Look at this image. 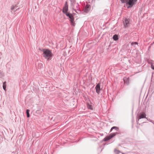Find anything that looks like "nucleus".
<instances>
[{
    "label": "nucleus",
    "mask_w": 154,
    "mask_h": 154,
    "mask_svg": "<svg viewBox=\"0 0 154 154\" xmlns=\"http://www.w3.org/2000/svg\"><path fill=\"white\" fill-rule=\"evenodd\" d=\"M41 51L43 52V57L45 59L47 60H51L53 56L51 50L48 49H42Z\"/></svg>",
    "instance_id": "f257e3e1"
},
{
    "label": "nucleus",
    "mask_w": 154,
    "mask_h": 154,
    "mask_svg": "<svg viewBox=\"0 0 154 154\" xmlns=\"http://www.w3.org/2000/svg\"><path fill=\"white\" fill-rule=\"evenodd\" d=\"M137 0H121L122 3H126V5H128L127 7V8H131L134 5Z\"/></svg>",
    "instance_id": "f03ea898"
},
{
    "label": "nucleus",
    "mask_w": 154,
    "mask_h": 154,
    "mask_svg": "<svg viewBox=\"0 0 154 154\" xmlns=\"http://www.w3.org/2000/svg\"><path fill=\"white\" fill-rule=\"evenodd\" d=\"M146 115L144 112H141L138 114L137 117L136 122L137 124L139 123V121L140 119L143 118H146Z\"/></svg>",
    "instance_id": "7ed1b4c3"
},
{
    "label": "nucleus",
    "mask_w": 154,
    "mask_h": 154,
    "mask_svg": "<svg viewBox=\"0 0 154 154\" xmlns=\"http://www.w3.org/2000/svg\"><path fill=\"white\" fill-rule=\"evenodd\" d=\"M91 6L88 4H86L83 9V11L86 13H88L91 10Z\"/></svg>",
    "instance_id": "20e7f679"
},
{
    "label": "nucleus",
    "mask_w": 154,
    "mask_h": 154,
    "mask_svg": "<svg viewBox=\"0 0 154 154\" xmlns=\"http://www.w3.org/2000/svg\"><path fill=\"white\" fill-rule=\"evenodd\" d=\"M95 89H96V93L98 94H99L100 91L101 90V89L100 88V83H98L96 85L95 87Z\"/></svg>",
    "instance_id": "39448f33"
},
{
    "label": "nucleus",
    "mask_w": 154,
    "mask_h": 154,
    "mask_svg": "<svg viewBox=\"0 0 154 154\" xmlns=\"http://www.w3.org/2000/svg\"><path fill=\"white\" fill-rule=\"evenodd\" d=\"M123 24L125 27L126 28L128 27L130 24V20L129 19L125 18L123 21Z\"/></svg>",
    "instance_id": "423d86ee"
},
{
    "label": "nucleus",
    "mask_w": 154,
    "mask_h": 154,
    "mask_svg": "<svg viewBox=\"0 0 154 154\" xmlns=\"http://www.w3.org/2000/svg\"><path fill=\"white\" fill-rule=\"evenodd\" d=\"M68 5H67V2H66L65 3L63 7V9L62 10V12L63 13H64L68 11Z\"/></svg>",
    "instance_id": "0eeeda50"
},
{
    "label": "nucleus",
    "mask_w": 154,
    "mask_h": 154,
    "mask_svg": "<svg viewBox=\"0 0 154 154\" xmlns=\"http://www.w3.org/2000/svg\"><path fill=\"white\" fill-rule=\"evenodd\" d=\"M74 8H75V9H73V10L75 11L76 13H78L77 11H78L79 12L80 11L79 5L78 3L74 5Z\"/></svg>",
    "instance_id": "6e6552de"
},
{
    "label": "nucleus",
    "mask_w": 154,
    "mask_h": 154,
    "mask_svg": "<svg viewBox=\"0 0 154 154\" xmlns=\"http://www.w3.org/2000/svg\"><path fill=\"white\" fill-rule=\"evenodd\" d=\"M18 6L16 5H12L11 8V12L12 13L14 9H16L15 11H14V12L15 11L17 10V9H19V8H17Z\"/></svg>",
    "instance_id": "1a4fd4ad"
},
{
    "label": "nucleus",
    "mask_w": 154,
    "mask_h": 154,
    "mask_svg": "<svg viewBox=\"0 0 154 154\" xmlns=\"http://www.w3.org/2000/svg\"><path fill=\"white\" fill-rule=\"evenodd\" d=\"M124 83L125 85H127L129 84V78H124L123 79Z\"/></svg>",
    "instance_id": "9d476101"
},
{
    "label": "nucleus",
    "mask_w": 154,
    "mask_h": 154,
    "mask_svg": "<svg viewBox=\"0 0 154 154\" xmlns=\"http://www.w3.org/2000/svg\"><path fill=\"white\" fill-rule=\"evenodd\" d=\"M119 133L117 132H116L115 133H111L109 135V139H110L115 136L116 134H118Z\"/></svg>",
    "instance_id": "9b49d317"
},
{
    "label": "nucleus",
    "mask_w": 154,
    "mask_h": 154,
    "mask_svg": "<svg viewBox=\"0 0 154 154\" xmlns=\"http://www.w3.org/2000/svg\"><path fill=\"white\" fill-rule=\"evenodd\" d=\"M112 38L114 40L117 41L119 39L118 35L117 34H115L113 35Z\"/></svg>",
    "instance_id": "f8f14e48"
},
{
    "label": "nucleus",
    "mask_w": 154,
    "mask_h": 154,
    "mask_svg": "<svg viewBox=\"0 0 154 154\" xmlns=\"http://www.w3.org/2000/svg\"><path fill=\"white\" fill-rule=\"evenodd\" d=\"M113 129H115L116 131H118L119 130V128L118 127L116 126H113L111 128L110 132H111Z\"/></svg>",
    "instance_id": "ddd939ff"
},
{
    "label": "nucleus",
    "mask_w": 154,
    "mask_h": 154,
    "mask_svg": "<svg viewBox=\"0 0 154 154\" xmlns=\"http://www.w3.org/2000/svg\"><path fill=\"white\" fill-rule=\"evenodd\" d=\"M110 139H109V136H106V137H105L103 140L104 141H106L109 140Z\"/></svg>",
    "instance_id": "4468645a"
},
{
    "label": "nucleus",
    "mask_w": 154,
    "mask_h": 154,
    "mask_svg": "<svg viewBox=\"0 0 154 154\" xmlns=\"http://www.w3.org/2000/svg\"><path fill=\"white\" fill-rule=\"evenodd\" d=\"M114 152L116 154H122V153L117 150H115Z\"/></svg>",
    "instance_id": "2eb2a0df"
},
{
    "label": "nucleus",
    "mask_w": 154,
    "mask_h": 154,
    "mask_svg": "<svg viewBox=\"0 0 154 154\" xmlns=\"http://www.w3.org/2000/svg\"><path fill=\"white\" fill-rule=\"evenodd\" d=\"M29 112V109H27L26 110V113L27 116L28 118H29L30 117Z\"/></svg>",
    "instance_id": "dca6fc26"
},
{
    "label": "nucleus",
    "mask_w": 154,
    "mask_h": 154,
    "mask_svg": "<svg viewBox=\"0 0 154 154\" xmlns=\"http://www.w3.org/2000/svg\"><path fill=\"white\" fill-rule=\"evenodd\" d=\"M6 82H4L3 85V88L4 90H5L6 88Z\"/></svg>",
    "instance_id": "f3484780"
},
{
    "label": "nucleus",
    "mask_w": 154,
    "mask_h": 154,
    "mask_svg": "<svg viewBox=\"0 0 154 154\" xmlns=\"http://www.w3.org/2000/svg\"><path fill=\"white\" fill-rule=\"evenodd\" d=\"M88 108L90 109H92V106L91 105H90L89 104L88 105Z\"/></svg>",
    "instance_id": "a211bd4d"
},
{
    "label": "nucleus",
    "mask_w": 154,
    "mask_h": 154,
    "mask_svg": "<svg viewBox=\"0 0 154 154\" xmlns=\"http://www.w3.org/2000/svg\"><path fill=\"white\" fill-rule=\"evenodd\" d=\"M66 16L68 17L69 16V15H70V13H69L68 11L65 12L64 13H63Z\"/></svg>",
    "instance_id": "6ab92c4d"
},
{
    "label": "nucleus",
    "mask_w": 154,
    "mask_h": 154,
    "mask_svg": "<svg viewBox=\"0 0 154 154\" xmlns=\"http://www.w3.org/2000/svg\"><path fill=\"white\" fill-rule=\"evenodd\" d=\"M70 22H72L73 21H74V17H72V18H70Z\"/></svg>",
    "instance_id": "aec40b11"
},
{
    "label": "nucleus",
    "mask_w": 154,
    "mask_h": 154,
    "mask_svg": "<svg viewBox=\"0 0 154 154\" xmlns=\"http://www.w3.org/2000/svg\"><path fill=\"white\" fill-rule=\"evenodd\" d=\"M138 43L136 42H132L131 43V45H137Z\"/></svg>",
    "instance_id": "412c9836"
},
{
    "label": "nucleus",
    "mask_w": 154,
    "mask_h": 154,
    "mask_svg": "<svg viewBox=\"0 0 154 154\" xmlns=\"http://www.w3.org/2000/svg\"><path fill=\"white\" fill-rule=\"evenodd\" d=\"M73 16L72 15V14H70V15H69V16H68V17L70 19V18H72V17H73Z\"/></svg>",
    "instance_id": "4be33fe9"
},
{
    "label": "nucleus",
    "mask_w": 154,
    "mask_h": 154,
    "mask_svg": "<svg viewBox=\"0 0 154 154\" xmlns=\"http://www.w3.org/2000/svg\"><path fill=\"white\" fill-rule=\"evenodd\" d=\"M71 24L73 26H75V23L74 21H73L72 22H70Z\"/></svg>",
    "instance_id": "5701e85b"
},
{
    "label": "nucleus",
    "mask_w": 154,
    "mask_h": 154,
    "mask_svg": "<svg viewBox=\"0 0 154 154\" xmlns=\"http://www.w3.org/2000/svg\"><path fill=\"white\" fill-rule=\"evenodd\" d=\"M1 55L2 54L1 52H0V59L1 58Z\"/></svg>",
    "instance_id": "b1692460"
},
{
    "label": "nucleus",
    "mask_w": 154,
    "mask_h": 154,
    "mask_svg": "<svg viewBox=\"0 0 154 154\" xmlns=\"http://www.w3.org/2000/svg\"><path fill=\"white\" fill-rule=\"evenodd\" d=\"M38 111H39L38 110H37V111H36V113H38Z\"/></svg>",
    "instance_id": "393cba45"
},
{
    "label": "nucleus",
    "mask_w": 154,
    "mask_h": 154,
    "mask_svg": "<svg viewBox=\"0 0 154 154\" xmlns=\"http://www.w3.org/2000/svg\"><path fill=\"white\" fill-rule=\"evenodd\" d=\"M152 69H154V67H152Z\"/></svg>",
    "instance_id": "a878e982"
},
{
    "label": "nucleus",
    "mask_w": 154,
    "mask_h": 154,
    "mask_svg": "<svg viewBox=\"0 0 154 154\" xmlns=\"http://www.w3.org/2000/svg\"><path fill=\"white\" fill-rule=\"evenodd\" d=\"M44 154H47L46 152H45V153H44Z\"/></svg>",
    "instance_id": "bb28decb"
},
{
    "label": "nucleus",
    "mask_w": 154,
    "mask_h": 154,
    "mask_svg": "<svg viewBox=\"0 0 154 154\" xmlns=\"http://www.w3.org/2000/svg\"><path fill=\"white\" fill-rule=\"evenodd\" d=\"M71 2L72 1V0H69Z\"/></svg>",
    "instance_id": "cd10ccee"
}]
</instances>
